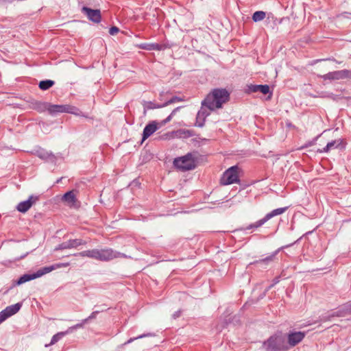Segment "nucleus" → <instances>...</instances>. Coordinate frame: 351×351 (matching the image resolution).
I'll return each instance as SVG.
<instances>
[{"label": "nucleus", "mask_w": 351, "mask_h": 351, "mask_svg": "<svg viewBox=\"0 0 351 351\" xmlns=\"http://www.w3.org/2000/svg\"><path fill=\"white\" fill-rule=\"evenodd\" d=\"M230 98V93L225 88H215L202 101L201 108L197 113L195 125L202 128L206 119L211 111L222 108Z\"/></svg>", "instance_id": "1"}, {"label": "nucleus", "mask_w": 351, "mask_h": 351, "mask_svg": "<svg viewBox=\"0 0 351 351\" xmlns=\"http://www.w3.org/2000/svg\"><path fill=\"white\" fill-rule=\"evenodd\" d=\"M74 255L88 257L102 262H108L119 258H128V256L125 254L115 251L112 248L88 250L75 254Z\"/></svg>", "instance_id": "2"}, {"label": "nucleus", "mask_w": 351, "mask_h": 351, "mask_svg": "<svg viewBox=\"0 0 351 351\" xmlns=\"http://www.w3.org/2000/svg\"><path fill=\"white\" fill-rule=\"evenodd\" d=\"M263 347L266 351H287L289 350L285 337L281 332L276 333L263 341Z\"/></svg>", "instance_id": "3"}, {"label": "nucleus", "mask_w": 351, "mask_h": 351, "mask_svg": "<svg viewBox=\"0 0 351 351\" xmlns=\"http://www.w3.org/2000/svg\"><path fill=\"white\" fill-rule=\"evenodd\" d=\"M241 171V169L238 165L228 168L223 172L220 179V184L221 185H229L234 183H239Z\"/></svg>", "instance_id": "4"}, {"label": "nucleus", "mask_w": 351, "mask_h": 351, "mask_svg": "<svg viewBox=\"0 0 351 351\" xmlns=\"http://www.w3.org/2000/svg\"><path fill=\"white\" fill-rule=\"evenodd\" d=\"M174 166L182 171L194 169L196 167L195 160L191 153L174 159Z\"/></svg>", "instance_id": "5"}, {"label": "nucleus", "mask_w": 351, "mask_h": 351, "mask_svg": "<svg viewBox=\"0 0 351 351\" xmlns=\"http://www.w3.org/2000/svg\"><path fill=\"white\" fill-rule=\"evenodd\" d=\"M57 113H69L79 117H85L82 112L77 107L69 104H51L49 108V114L54 115Z\"/></svg>", "instance_id": "6"}, {"label": "nucleus", "mask_w": 351, "mask_h": 351, "mask_svg": "<svg viewBox=\"0 0 351 351\" xmlns=\"http://www.w3.org/2000/svg\"><path fill=\"white\" fill-rule=\"evenodd\" d=\"M347 315H351V301L339 306L336 311L328 312L325 315H322L321 320L326 322L330 320L332 317H344Z\"/></svg>", "instance_id": "7"}, {"label": "nucleus", "mask_w": 351, "mask_h": 351, "mask_svg": "<svg viewBox=\"0 0 351 351\" xmlns=\"http://www.w3.org/2000/svg\"><path fill=\"white\" fill-rule=\"evenodd\" d=\"M87 242L81 239H69L67 241L62 242L56 247L55 251L63 250L67 249L77 248L80 245H86Z\"/></svg>", "instance_id": "8"}, {"label": "nucleus", "mask_w": 351, "mask_h": 351, "mask_svg": "<svg viewBox=\"0 0 351 351\" xmlns=\"http://www.w3.org/2000/svg\"><path fill=\"white\" fill-rule=\"evenodd\" d=\"M306 332L291 331L287 335V344L289 348L294 347L300 343L305 337Z\"/></svg>", "instance_id": "9"}, {"label": "nucleus", "mask_w": 351, "mask_h": 351, "mask_svg": "<svg viewBox=\"0 0 351 351\" xmlns=\"http://www.w3.org/2000/svg\"><path fill=\"white\" fill-rule=\"evenodd\" d=\"M82 12L87 16L88 20L93 23H99L101 22V15L99 10H93L86 6H84L82 8Z\"/></svg>", "instance_id": "10"}, {"label": "nucleus", "mask_w": 351, "mask_h": 351, "mask_svg": "<svg viewBox=\"0 0 351 351\" xmlns=\"http://www.w3.org/2000/svg\"><path fill=\"white\" fill-rule=\"evenodd\" d=\"M33 154L45 161L54 162L56 160V157L51 152H48L42 147L36 149Z\"/></svg>", "instance_id": "11"}, {"label": "nucleus", "mask_w": 351, "mask_h": 351, "mask_svg": "<svg viewBox=\"0 0 351 351\" xmlns=\"http://www.w3.org/2000/svg\"><path fill=\"white\" fill-rule=\"evenodd\" d=\"M69 265V263H56L52 265L44 267L39 269L36 272H35V274L36 276V278H40V277L43 276V275L48 274L55 269H60L62 267H66Z\"/></svg>", "instance_id": "12"}, {"label": "nucleus", "mask_w": 351, "mask_h": 351, "mask_svg": "<svg viewBox=\"0 0 351 351\" xmlns=\"http://www.w3.org/2000/svg\"><path fill=\"white\" fill-rule=\"evenodd\" d=\"M246 92L247 93L261 92L263 95H267V94L269 93L270 95H269V98H271V97L272 95V93L270 92L269 86L267 85V84H264V85H262V84H259V85H257V84H250V85H247Z\"/></svg>", "instance_id": "13"}, {"label": "nucleus", "mask_w": 351, "mask_h": 351, "mask_svg": "<svg viewBox=\"0 0 351 351\" xmlns=\"http://www.w3.org/2000/svg\"><path fill=\"white\" fill-rule=\"evenodd\" d=\"M62 200L69 207L76 208L79 206V202L74 191H69L64 193L62 197Z\"/></svg>", "instance_id": "14"}, {"label": "nucleus", "mask_w": 351, "mask_h": 351, "mask_svg": "<svg viewBox=\"0 0 351 351\" xmlns=\"http://www.w3.org/2000/svg\"><path fill=\"white\" fill-rule=\"evenodd\" d=\"M345 145L343 143V140L341 138H339L328 143L327 145L322 149H319L318 152L327 153L332 149L338 148L343 149Z\"/></svg>", "instance_id": "15"}, {"label": "nucleus", "mask_w": 351, "mask_h": 351, "mask_svg": "<svg viewBox=\"0 0 351 351\" xmlns=\"http://www.w3.org/2000/svg\"><path fill=\"white\" fill-rule=\"evenodd\" d=\"M159 128L160 125L156 121H153L147 124L143 129L142 142L152 135Z\"/></svg>", "instance_id": "16"}, {"label": "nucleus", "mask_w": 351, "mask_h": 351, "mask_svg": "<svg viewBox=\"0 0 351 351\" xmlns=\"http://www.w3.org/2000/svg\"><path fill=\"white\" fill-rule=\"evenodd\" d=\"M291 245H286L285 247H282L280 248H278V250H276L275 252H274L271 254H270L269 256H267V257L264 258H261V259H259V260H257V261H255L253 264H256V265H268L269 264H271L272 262L274 261V260L276 258V256L277 254L279 253V252L285 248V247H288L289 246H291Z\"/></svg>", "instance_id": "17"}, {"label": "nucleus", "mask_w": 351, "mask_h": 351, "mask_svg": "<svg viewBox=\"0 0 351 351\" xmlns=\"http://www.w3.org/2000/svg\"><path fill=\"white\" fill-rule=\"evenodd\" d=\"M38 200V197H34L31 195L29 197L28 199L21 202L16 206V209L20 213H25L27 212L32 206Z\"/></svg>", "instance_id": "18"}, {"label": "nucleus", "mask_w": 351, "mask_h": 351, "mask_svg": "<svg viewBox=\"0 0 351 351\" xmlns=\"http://www.w3.org/2000/svg\"><path fill=\"white\" fill-rule=\"evenodd\" d=\"M322 78L329 80H338L346 79V69L329 72L322 76Z\"/></svg>", "instance_id": "19"}, {"label": "nucleus", "mask_w": 351, "mask_h": 351, "mask_svg": "<svg viewBox=\"0 0 351 351\" xmlns=\"http://www.w3.org/2000/svg\"><path fill=\"white\" fill-rule=\"evenodd\" d=\"M50 106L51 104L45 101H36L32 103V108L40 113L45 111L49 113Z\"/></svg>", "instance_id": "20"}, {"label": "nucleus", "mask_w": 351, "mask_h": 351, "mask_svg": "<svg viewBox=\"0 0 351 351\" xmlns=\"http://www.w3.org/2000/svg\"><path fill=\"white\" fill-rule=\"evenodd\" d=\"M288 209V207H283V208H278L276 209H274L271 210V212L266 214V215L263 217L265 221L267 222L270 219L277 216L283 214L285 212L287 211Z\"/></svg>", "instance_id": "21"}, {"label": "nucleus", "mask_w": 351, "mask_h": 351, "mask_svg": "<svg viewBox=\"0 0 351 351\" xmlns=\"http://www.w3.org/2000/svg\"><path fill=\"white\" fill-rule=\"evenodd\" d=\"M36 276L35 273L31 274H26L21 276L17 280L14 281L13 285L14 286L21 285L26 282L30 281V280L36 279Z\"/></svg>", "instance_id": "22"}, {"label": "nucleus", "mask_w": 351, "mask_h": 351, "mask_svg": "<svg viewBox=\"0 0 351 351\" xmlns=\"http://www.w3.org/2000/svg\"><path fill=\"white\" fill-rule=\"evenodd\" d=\"M22 302H18L16 304L7 306L5 308V310L6 311V313H8V315H9V317H11L19 311V310L22 307Z\"/></svg>", "instance_id": "23"}, {"label": "nucleus", "mask_w": 351, "mask_h": 351, "mask_svg": "<svg viewBox=\"0 0 351 351\" xmlns=\"http://www.w3.org/2000/svg\"><path fill=\"white\" fill-rule=\"evenodd\" d=\"M143 106L145 113L148 110L161 108L164 107L162 106V104H156L152 101H143Z\"/></svg>", "instance_id": "24"}, {"label": "nucleus", "mask_w": 351, "mask_h": 351, "mask_svg": "<svg viewBox=\"0 0 351 351\" xmlns=\"http://www.w3.org/2000/svg\"><path fill=\"white\" fill-rule=\"evenodd\" d=\"M138 49L147 51H157V43H141L137 45Z\"/></svg>", "instance_id": "25"}, {"label": "nucleus", "mask_w": 351, "mask_h": 351, "mask_svg": "<svg viewBox=\"0 0 351 351\" xmlns=\"http://www.w3.org/2000/svg\"><path fill=\"white\" fill-rule=\"evenodd\" d=\"M53 84L54 82L53 80H46L40 81L38 86L41 90H46L53 86Z\"/></svg>", "instance_id": "26"}, {"label": "nucleus", "mask_w": 351, "mask_h": 351, "mask_svg": "<svg viewBox=\"0 0 351 351\" xmlns=\"http://www.w3.org/2000/svg\"><path fill=\"white\" fill-rule=\"evenodd\" d=\"M68 333L69 331L60 332L56 333L52 337L49 345H53L56 343L59 340H60L63 337H64Z\"/></svg>", "instance_id": "27"}, {"label": "nucleus", "mask_w": 351, "mask_h": 351, "mask_svg": "<svg viewBox=\"0 0 351 351\" xmlns=\"http://www.w3.org/2000/svg\"><path fill=\"white\" fill-rule=\"evenodd\" d=\"M265 223H266V221L264 219V218H262V219L258 220L257 221H256L255 223L250 224L248 226H247L245 228V230H251V229H256V228H258L262 226Z\"/></svg>", "instance_id": "28"}, {"label": "nucleus", "mask_w": 351, "mask_h": 351, "mask_svg": "<svg viewBox=\"0 0 351 351\" xmlns=\"http://www.w3.org/2000/svg\"><path fill=\"white\" fill-rule=\"evenodd\" d=\"M266 14L263 11H256L252 15V20L254 22H258L265 18Z\"/></svg>", "instance_id": "29"}, {"label": "nucleus", "mask_w": 351, "mask_h": 351, "mask_svg": "<svg viewBox=\"0 0 351 351\" xmlns=\"http://www.w3.org/2000/svg\"><path fill=\"white\" fill-rule=\"evenodd\" d=\"M173 46L172 44H170L169 42H165L163 43H157V51H163L167 49H170Z\"/></svg>", "instance_id": "30"}, {"label": "nucleus", "mask_w": 351, "mask_h": 351, "mask_svg": "<svg viewBox=\"0 0 351 351\" xmlns=\"http://www.w3.org/2000/svg\"><path fill=\"white\" fill-rule=\"evenodd\" d=\"M180 108V107H177L165 119H164L162 122H161V124L160 125H165L167 123L169 122L171 119H172V117L176 113L177 111H178V110Z\"/></svg>", "instance_id": "31"}, {"label": "nucleus", "mask_w": 351, "mask_h": 351, "mask_svg": "<svg viewBox=\"0 0 351 351\" xmlns=\"http://www.w3.org/2000/svg\"><path fill=\"white\" fill-rule=\"evenodd\" d=\"M152 335H153L152 333H145V334L141 335H139L138 337L129 339L125 343V344H128V343H130L133 342L134 340H136V339H142V338L147 337H151Z\"/></svg>", "instance_id": "32"}, {"label": "nucleus", "mask_w": 351, "mask_h": 351, "mask_svg": "<svg viewBox=\"0 0 351 351\" xmlns=\"http://www.w3.org/2000/svg\"><path fill=\"white\" fill-rule=\"evenodd\" d=\"M182 101V99H181L180 97H178L177 96H174L172 98H171L169 100L167 101L165 103L162 104V106L164 107H165L171 104H173V103H176L178 101Z\"/></svg>", "instance_id": "33"}, {"label": "nucleus", "mask_w": 351, "mask_h": 351, "mask_svg": "<svg viewBox=\"0 0 351 351\" xmlns=\"http://www.w3.org/2000/svg\"><path fill=\"white\" fill-rule=\"evenodd\" d=\"M104 309L95 311H93L87 318L84 319V323H87L89 320L95 319L97 317V315L99 314L100 312L104 311Z\"/></svg>", "instance_id": "34"}, {"label": "nucleus", "mask_w": 351, "mask_h": 351, "mask_svg": "<svg viewBox=\"0 0 351 351\" xmlns=\"http://www.w3.org/2000/svg\"><path fill=\"white\" fill-rule=\"evenodd\" d=\"M85 324L86 323H84V319H83L81 323L77 324L71 327H69L66 331H69V333L71 332L73 330H75V329H77L80 328H82Z\"/></svg>", "instance_id": "35"}, {"label": "nucleus", "mask_w": 351, "mask_h": 351, "mask_svg": "<svg viewBox=\"0 0 351 351\" xmlns=\"http://www.w3.org/2000/svg\"><path fill=\"white\" fill-rule=\"evenodd\" d=\"M179 132L183 134L185 137H191L193 136V132L189 130H180Z\"/></svg>", "instance_id": "36"}, {"label": "nucleus", "mask_w": 351, "mask_h": 351, "mask_svg": "<svg viewBox=\"0 0 351 351\" xmlns=\"http://www.w3.org/2000/svg\"><path fill=\"white\" fill-rule=\"evenodd\" d=\"M8 317H10L8 315V313H6V311L5 309L0 312V323L3 322Z\"/></svg>", "instance_id": "37"}, {"label": "nucleus", "mask_w": 351, "mask_h": 351, "mask_svg": "<svg viewBox=\"0 0 351 351\" xmlns=\"http://www.w3.org/2000/svg\"><path fill=\"white\" fill-rule=\"evenodd\" d=\"M119 31V29L117 27H115V26H113L112 27L110 28L109 29V34L110 35H114L116 34L117 33H118Z\"/></svg>", "instance_id": "38"}, {"label": "nucleus", "mask_w": 351, "mask_h": 351, "mask_svg": "<svg viewBox=\"0 0 351 351\" xmlns=\"http://www.w3.org/2000/svg\"><path fill=\"white\" fill-rule=\"evenodd\" d=\"M279 282H280V277L279 276L274 278L273 279V280H272V283L268 287V289H270L271 288H272L274 286H275Z\"/></svg>", "instance_id": "39"}, {"label": "nucleus", "mask_w": 351, "mask_h": 351, "mask_svg": "<svg viewBox=\"0 0 351 351\" xmlns=\"http://www.w3.org/2000/svg\"><path fill=\"white\" fill-rule=\"evenodd\" d=\"M346 79H351V71L346 69Z\"/></svg>", "instance_id": "40"}, {"label": "nucleus", "mask_w": 351, "mask_h": 351, "mask_svg": "<svg viewBox=\"0 0 351 351\" xmlns=\"http://www.w3.org/2000/svg\"><path fill=\"white\" fill-rule=\"evenodd\" d=\"M180 311H178L173 313V317L176 319V318L180 317Z\"/></svg>", "instance_id": "41"}, {"label": "nucleus", "mask_w": 351, "mask_h": 351, "mask_svg": "<svg viewBox=\"0 0 351 351\" xmlns=\"http://www.w3.org/2000/svg\"><path fill=\"white\" fill-rule=\"evenodd\" d=\"M325 60H331V61L337 62V61L335 58L322 59V60H319L318 61H325Z\"/></svg>", "instance_id": "42"}, {"label": "nucleus", "mask_w": 351, "mask_h": 351, "mask_svg": "<svg viewBox=\"0 0 351 351\" xmlns=\"http://www.w3.org/2000/svg\"><path fill=\"white\" fill-rule=\"evenodd\" d=\"M27 254H28V252H27V253H26L25 254H24V255L21 256L19 258V259H22V258H25Z\"/></svg>", "instance_id": "43"}, {"label": "nucleus", "mask_w": 351, "mask_h": 351, "mask_svg": "<svg viewBox=\"0 0 351 351\" xmlns=\"http://www.w3.org/2000/svg\"><path fill=\"white\" fill-rule=\"evenodd\" d=\"M8 1L11 2L12 0H8Z\"/></svg>", "instance_id": "44"}]
</instances>
